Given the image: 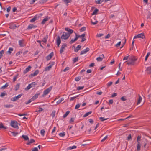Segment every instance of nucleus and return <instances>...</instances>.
Segmentation results:
<instances>
[{"instance_id": "nucleus-13", "label": "nucleus", "mask_w": 151, "mask_h": 151, "mask_svg": "<svg viewBox=\"0 0 151 151\" xmlns=\"http://www.w3.org/2000/svg\"><path fill=\"white\" fill-rule=\"evenodd\" d=\"M54 55V53L53 52H51L50 54L46 57V59L47 60H50Z\"/></svg>"}, {"instance_id": "nucleus-53", "label": "nucleus", "mask_w": 151, "mask_h": 151, "mask_svg": "<svg viewBox=\"0 0 151 151\" xmlns=\"http://www.w3.org/2000/svg\"><path fill=\"white\" fill-rule=\"evenodd\" d=\"M55 111H52V112L51 114V115L52 117H54L55 116Z\"/></svg>"}, {"instance_id": "nucleus-39", "label": "nucleus", "mask_w": 151, "mask_h": 151, "mask_svg": "<svg viewBox=\"0 0 151 151\" xmlns=\"http://www.w3.org/2000/svg\"><path fill=\"white\" fill-rule=\"evenodd\" d=\"M51 66L50 65L47 67H46L45 68V70L46 71H48L50 70L51 68Z\"/></svg>"}, {"instance_id": "nucleus-1", "label": "nucleus", "mask_w": 151, "mask_h": 151, "mask_svg": "<svg viewBox=\"0 0 151 151\" xmlns=\"http://www.w3.org/2000/svg\"><path fill=\"white\" fill-rule=\"evenodd\" d=\"M137 60L134 56H131L129 58L128 60L125 61L124 63H126L127 64L129 65H133L134 64L135 62Z\"/></svg>"}, {"instance_id": "nucleus-6", "label": "nucleus", "mask_w": 151, "mask_h": 151, "mask_svg": "<svg viewBox=\"0 0 151 151\" xmlns=\"http://www.w3.org/2000/svg\"><path fill=\"white\" fill-rule=\"evenodd\" d=\"M137 38H140L143 39L145 38V36L144 35V34L143 33L140 34H138L137 35L135 36L134 37V39H136Z\"/></svg>"}, {"instance_id": "nucleus-16", "label": "nucleus", "mask_w": 151, "mask_h": 151, "mask_svg": "<svg viewBox=\"0 0 151 151\" xmlns=\"http://www.w3.org/2000/svg\"><path fill=\"white\" fill-rule=\"evenodd\" d=\"M57 44L58 47L59 46V45L61 43L60 38L59 36H58L57 39Z\"/></svg>"}, {"instance_id": "nucleus-10", "label": "nucleus", "mask_w": 151, "mask_h": 151, "mask_svg": "<svg viewBox=\"0 0 151 151\" xmlns=\"http://www.w3.org/2000/svg\"><path fill=\"white\" fill-rule=\"evenodd\" d=\"M89 48L88 47L86 48V49L83 50L81 51L80 53V55H82L85 53H87L89 51Z\"/></svg>"}, {"instance_id": "nucleus-37", "label": "nucleus", "mask_w": 151, "mask_h": 151, "mask_svg": "<svg viewBox=\"0 0 151 151\" xmlns=\"http://www.w3.org/2000/svg\"><path fill=\"white\" fill-rule=\"evenodd\" d=\"M8 86V84L7 83H6L5 84L1 87V89H5Z\"/></svg>"}, {"instance_id": "nucleus-58", "label": "nucleus", "mask_w": 151, "mask_h": 151, "mask_svg": "<svg viewBox=\"0 0 151 151\" xmlns=\"http://www.w3.org/2000/svg\"><path fill=\"white\" fill-rule=\"evenodd\" d=\"M11 133L14 136H16L17 134H18V133H16L14 132H11Z\"/></svg>"}, {"instance_id": "nucleus-43", "label": "nucleus", "mask_w": 151, "mask_h": 151, "mask_svg": "<svg viewBox=\"0 0 151 151\" xmlns=\"http://www.w3.org/2000/svg\"><path fill=\"white\" fill-rule=\"evenodd\" d=\"M4 53V50H2L0 51V59L1 58L3 54Z\"/></svg>"}, {"instance_id": "nucleus-36", "label": "nucleus", "mask_w": 151, "mask_h": 151, "mask_svg": "<svg viewBox=\"0 0 151 151\" xmlns=\"http://www.w3.org/2000/svg\"><path fill=\"white\" fill-rule=\"evenodd\" d=\"M147 70L148 71L149 73L151 74V66L148 67L147 68Z\"/></svg>"}, {"instance_id": "nucleus-52", "label": "nucleus", "mask_w": 151, "mask_h": 151, "mask_svg": "<svg viewBox=\"0 0 151 151\" xmlns=\"http://www.w3.org/2000/svg\"><path fill=\"white\" fill-rule=\"evenodd\" d=\"M81 79V77H76L75 78V80L76 81H79Z\"/></svg>"}, {"instance_id": "nucleus-5", "label": "nucleus", "mask_w": 151, "mask_h": 151, "mask_svg": "<svg viewBox=\"0 0 151 151\" xmlns=\"http://www.w3.org/2000/svg\"><path fill=\"white\" fill-rule=\"evenodd\" d=\"M11 125L13 127L17 129H18V127L17 125V122L16 121H12L11 123Z\"/></svg>"}, {"instance_id": "nucleus-62", "label": "nucleus", "mask_w": 151, "mask_h": 151, "mask_svg": "<svg viewBox=\"0 0 151 151\" xmlns=\"http://www.w3.org/2000/svg\"><path fill=\"white\" fill-rule=\"evenodd\" d=\"M18 27L16 26V25H14L12 26H11L9 28L10 29H12V28L15 29L16 27Z\"/></svg>"}, {"instance_id": "nucleus-28", "label": "nucleus", "mask_w": 151, "mask_h": 151, "mask_svg": "<svg viewBox=\"0 0 151 151\" xmlns=\"http://www.w3.org/2000/svg\"><path fill=\"white\" fill-rule=\"evenodd\" d=\"M48 20V19L46 17L44 18L41 22V24H45V22L47 21Z\"/></svg>"}, {"instance_id": "nucleus-14", "label": "nucleus", "mask_w": 151, "mask_h": 151, "mask_svg": "<svg viewBox=\"0 0 151 151\" xmlns=\"http://www.w3.org/2000/svg\"><path fill=\"white\" fill-rule=\"evenodd\" d=\"M65 30L68 32V33L69 35V36H70V35L73 32V30L70 29L68 27L65 28Z\"/></svg>"}, {"instance_id": "nucleus-46", "label": "nucleus", "mask_w": 151, "mask_h": 151, "mask_svg": "<svg viewBox=\"0 0 151 151\" xmlns=\"http://www.w3.org/2000/svg\"><path fill=\"white\" fill-rule=\"evenodd\" d=\"M0 128H4V129H6V127H5L4 125H3V124L2 123H0Z\"/></svg>"}, {"instance_id": "nucleus-51", "label": "nucleus", "mask_w": 151, "mask_h": 151, "mask_svg": "<svg viewBox=\"0 0 151 151\" xmlns=\"http://www.w3.org/2000/svg\"><path fill=\"white\" fill-rule=\"evenodd\" d=\"M79 96V95H77V96H75V97H72L71 98H70V101H73V100H74L77 97H78Z\"/></svg>"}, {"instance_id": "nucleus-24", "label": "nucleus", "mask_w": 151, "mask_h": 151, "mask_svg": "<svg viewBox=\"0 0 151 151\" xmlns=\"http://www.w3.org/2000/svg\"><path fill=\"white\" fill-rule=\"evenodd\" d=\"M76 147H76V146L74 145V146H72V147L70 146V147H68L67 148V150H71V149H74L76 148Z\"/></svg>"}, {"instance_id": "nucleus-26", "label": "nucleus", "mask_w": 151, "mask_h": 151, "mask_svg": "<svg viewBox=\"0 0 151 151\" xmlns=\"http://www.w3.org/2000/svg\"><path fill=\"white\" fill-rule=\"evenodd\" d=\"M22 137L25 140H28L29 138L26 135H22Z\"/></svg>"}, {"instance_id": "nucleus-45", "label": "nucleus", "mask_w": 151, "mask_h": 151, "mask_svg": "<svg viewBox=\"0 0 151 151\" xmlns=\"http://www.w3.org/2000/svg\"><path fill=\"white\" fill-rule=\"evenodd\" d=\"M108 118H104V117H101L99 118L100 120L101 121H103L104 120H107Z\"/></svg>"}, {"instance_id": "nucleus-30", "label": "nucleus", "mask_w": 151, "mask_h": 151, "mask_svg": "<svg viewBox=\"0 0 151 151\" xmlns=\"http://www.w3.org/2000/svg\"><path fill=\"white\" fill-rule=\"evenodd\" d=\"M4 107L6 108H9L12 107L13 106V105L12 104H7L4 105Z\"/></svg>"}, {"instance_id": "nucleus-23", "label": "nucleus", "mask_w": 151, "mask_h": 151, "mask_svg": "<svg viewBox=\"0 0 151 151\" xmlns=\"http://www.w3.org/2000/svg\"><path fill=\"white\" fill-rule=\"evenodd\" d=\"M7 95L6 92L4 91L2 92L0 95V96L1 97H3Z\"/></svg>"}, {"instance_id": "nucleus-17", "label": "nucleus", "mask_w": 151, "mask_h": 151, "mask_svg": "<svg viewBox=\"0 0 151 151\" xmlns=\"http://www.w3.org/2000/svg\"><path fill=\"white\" fill-rule=\"evenodd\" d=\"M147 142L148 141L147 139L145 138H144L142 139L141 143V145H144L145 144H147Z\"/></svg>"}, {"instance_id": "nucleus-33", "label": "nucleus", "mask_w": 151, "mask_h": 151, "mask_svg": "<svg viewBox=\"0 0 151 151\" xmlns=\"http://www.w3.org/2000/svg\"><path fill=\"white\" fill-rule=\"evenodd\" d=\"M98 9H96L93 12L92 15H94L96 14L98 12Z\"/></svg>"}, {"instance_id": "nucleus-21", "label": "nucleus", "mask_w": 151, "mask_h": 151, "mask_svg": "<svg viewBox=\"0 0 151 151\" xmlns=\"http://www.w3.org/2000/svg\"><path fill=\"white\" fill-rule=\"evenodd\" d=\"M81 47L80 45H78L77 47L74 49V51L76 52H78L79 50Z\"/></svg>"}, {"instance_id": "nucleus-61", "label": "nucleus", "mask_w": 151, "mask_h": 151, "mask_svg": "<svg viewBox=\"0 0 151 151\" xmlns=\"http://www.w3.org/2000/svg\"><path fill=\"white\" fill-rule=\"evenodd\" d=\"M113 82L111 81L110 82L107 83V86L108 87H109L111 86Z\"/></svg>"}, {"instance_id": "nucleus-29", "label": "nucleus", "mask_w": 151, "mask_h": 151, "mask_svg": "<svg viewBox=\"0 0 151 151\" xmlns=\"http://www.w3.org/2000/svg\"><path fill=\"white\" fill-rule=\"evenodd\" d=\"M142 97L140 95H139V98L138 99V100L137 102V105H138L141 102L142 100Z\"/></svg>"}, {"instance_id": "nucleus-54", "label": "nucleus", "mask_w": 151, "mask_h": 151, "mask_svg": "<svg viewBox=\"0 0 151 151\" xmlns=\"http://www.w3.org/2000/svg\"><path fill=\"white\" fill-rule=\"evenodd\" d=\"M84 88V86H79L77 88V89L78 90H81L83 89Z\"/></svg>"}, {"instance_id": "nucleus-56", "label": "nucleus", "mask_w": 151, "mask_h": 151, "mask_svg": "<svg viewBox=\"0 0 151 151\" xmlns=\"http://www.w3.org/2000/svg\"><path fill=\"white\" fill-rule=\"evenodd\" d=\"M22 51H19L16 53V56H18L20 54H22Z\"/></svg>"}, {"instance_id": "nucleus-55", "label": "nucleus", "mask_w": 151, "mask_h": 151, "mask_svg": "<svg viewBox=\"0 0 151 151\" xmlns=\"http://www.w3.org/2000/svg\"><path fill=\"white\" fill-rule=\"evenodd\" d=\"M48 0H41L40 1V3L42 4L45 3Z\"/></svg>"}, {"instance_id": "nucleus-3", "label": "nucleus", "mask_w": 151, "mask_h": 151, "mask_svg": "<svg viewBox=\"0 0 151 151\" xmlns=\"http://www.w3.org/2000/svg\"><path fill=\"white\" fill-rule=\"evenodd\" d=\"M36 85V83L35 82H32L31 83L29 84L28 86L25 88L26 91H27L30 89L32 87H35Z\"/></svg>"}, {"instance_id": "nucleus-48", "label": "nucleus", "mask_w": 151, "mask_h": 151, "mask_svg": "<svg viewBox=\"0 0 151 151\" xmlns=\"http://www.w3.org/2000/svg\"><path fill=\"white\" fill-rule=\"evenodd\" d=\"M13 50V48L12 47H10L9 48V50L8 51V52L9 53V54H10L11 53V51H12Z\"/></svg>"}, {"instance_id": "nucleus-31", "label": "nucleus", "mask_w": 151, "mask_h": 151, "mask_svg": "<svg viewBox=\"0 0 151 151\" xmlns=\"http://www.w3.org/2000/svg\"><path fill=\"white\" fill-rule=\"evenodd\" d=\"M141 136L140 135H138L137 137V142H140L141 141V140H142L141 139Z\"/></svg>"}, {"instance_id": "nucleus-2", "label": "nucleus", "mask_w": 151, "mask_h": 151, "mask_svg": "<svg viewBox=\"0 0 151 151\" xmlns=\"http://www.w3.org/2000/svg\"><path fill=\"white\" fill-rule=\"evenodd\" d=\"M52 86H50L49 88H47L45 90L43 93V94L42 96V97H44L47 94L49 93L51 90L52 89Z\"/></svg>"}, {"instance_id": "nucleus-15", "label": "nucleus", "mask_w": 151, "mask_h": 151, "mask_svg": "<svg viewBox=\"0 0 151 151\" xmlns=\"http://www.w3.org/2000/svg\"><path fill=\"white\" fill-rule=\"evenodd\" d=\"M39 73V71L38 70H36L34 73H32L30 75V76L32 77H33L36 76Z\"/></svg>"}, {"instance_id": "nucleus-12", "label": "nucleus", "mask_w": 151, "mask_h": 151, "mask_svg": "<svg viewBox=\"0 0 151 151\" xmlns=\"http://www.w3.org/2000/svg\"><path fill=\"white\" fill-rule=\"evenodd\" d=\"M104 56L103 54H102L96 58V60L100 62L104 58Z\"/></svg>"}, {"instance_id": "nucleus-11", "label": "nucleus", "mask_w": 151, "mask_h": 151, "mask_svg": "<svg viewBox=\"0 0 151 151\" xmlns=\"http://www.w3.org/2000/svg\"><path fill=\"white\" fill-rule=\"evenodd\" d=\"M37 27V26L36 25H35L33 24H30L28 25L27 27V28L26 29L27 30H29L32 28H36Z\"/></svg>"}, {"instance_id": "nucleus-44", "label": "nucleus", "mask_w": 151, "mask_h": 151, "mask_svg": "<svg viewBox=\"0 0 151 151\" xmlns=\"http://www.w3.org/2000/svg\"><path fill=\"white\" fill-rule=\"evenodd\" d=\"M65 133L63 132L60 133L59 134V135L60 137H63L65 136Z\"/></svg>"}, {"instance_id": "nucleus-63", "label": "nucleus", "mask_w": 151, "mask_h": 151, "mask_svg": "<svg viewBox=\"0 0 151 151\" xmlns=\"http://www.w3.org/2000/svg\"><path fill=\"white\" fill-rule=\"evenodd\" d=\"M121 42H119L117 44L115 45V46L116 47H118L120 45Z\"/></svg>"}, {"instance_id": "nucleus-27", "label": "nucleus", "mask_w": 151, "mask_h": 151, "mask_svg": "<svg viewBox=\"0 0 151 151\" xmlns=\"http://www.w3.org/2000/svg\"><path fill=\"white\" fill-rule=\"evenodd\" d=\"M63 1L65 3L67 6L68 5V4L69 3L71 2L72 1V0H63Z\"/></svg>"}, {"instance_id": "nucleus-60", "label": "nucleus", "mask_w": 151, "mask_h": 151, "mask_svg": "<svg viewBox=\"0 0 151 151\" xmlns=\"http://www.w3.org/2000/svg\"><path fill=\"white\" fill-rule=\"evenodd\" d=\"M104 34H97L96 35V36L98 37H100L103 36Z\"/></svg>"}, {"instance_id": "nucleus-50", "label": "nucleus", "mask_w": 151, "mask_h": 151, "mask_svg": "<svg viewBox=\"0 0 151 151\" xmlns=\"http://www.w3.org/2000/svg\"><path fill=\"white\" fill-rule=\"evenodd\" d=\"M86 30V27H83L81 28L80 29V31L81 32H83L85 31Z\"/></svg>"}, {"instance_id": "nucleus-49", "label": "nucleus", "mask_w": 151, "mask_h": 151, "mask_svg": "<svg viewBox=\"0 0 151 151\" xmlns=\"http://www.w3.org/2000/svg\"><path fill=\"white\" fill-rule=\"evenodd\" d=\"M33 101V100L31 98L28 101L25 103V104H27L29 103H30L32 101Z\"/></svg>"}, {"instance_id": "nucleus-20", "label": "nucleus", "mask_w": 151, "mask_h": 151, "mask_svg": "<svg viewBox=\"0 0 151 151\" xmlns=\"http://www.w3.org/2000/svg\"><path fill=\"white\" fill-rule=\"evenodd\" d=\"M31 68V67L30 66H28L27 67L25 70L24 71V73H26L30 70V69Z\"/></svg>"}, {"instance_id": "nucleus-41", "label": "nucleus", "mask_w": 151, "mask_h": 151, "mask_svg": "<svg viewBox=\"0 0 151 151\" xmlns=\"http://www.w3.org/2000/svg\"><path fill=\"white\" fill-rule=\"evenodd\" d=\"M70 113V111H67L65 113V114L63 116V118H65L67 115L69 114Z\"/></svg>"}, {"instance_id": "nucleus-34", "label": "nucleus", "mask_w": 151, "mask_h": 151, "mask_svg": "<svg viewBox=\"0 0 151 151\" xmlns=\"http://www.w3.org/2000/svg\"><path fill=\"white\" fill-rule=\"evenodd\" d=\"M104 1V0H98L96 1V3L97 4H100L103 2Z\"/></svg>"}, {"instance_id": "nucleus-64", "label": "nucleus", "mask_w": 151, "mask_h": 151, "mask_svg": "<svg viewBox=\"0 0 151 151\" xmlns=\"http://www.w3.org/2000/svg\"><path fill=\"white\" fill-rule=\"evenodd\" d=\"M32 151H38V149L37 147L33 148Z\"/></svg>"}, {"instance_id": "nucleus-8", "label": "nucleus", "mask_w": 151, "mask_h": 151, "mask_svg": "<svg viewBox=\"0 0 151 151\" xmlns=\"http://www.w3.org/2000/svg\"><path fill=\"white\" fill-rule=\"evenodd\" d=\"M67 46V45L66 43H64L62 45L60 50V52L61 54H62L63 51L65 50V47Z\"/></svg>"}, {"instance_id": "nucleus-7", "label": "nucleus", "mask_w": 151, "mask_h": 151, "mask_svg": "<svg viewBox=\"0 0 151 151\" xmlns=\"http://www.w3.org/2000/svg\"><path fill=\"white\" fill-rule=\"evenodd\" d=\"M22 95L23 94H20L12 98L11 99V100L13 101H16L18 100L20 98L21 96H22Z\"/></svg>"}, {"instance_id": "nucleus-25", "label": "nucleus", "mask_w": 151, "mask_h": 151, "mask_svg": "<svg viewBox=\"0 0 151 151\" xmlns=\"http://www.w3.org/2000/svg\"><path fill=\"white\" fill-rule=\"evenodd\" d=\"M48 35H47L43 38V40H42V42H43L44 43H46L47 40L48 39Z\"/></svg>"}, {"instance_id": "nucleus-38", "label": "nucleus", "mask_w": 151, "mask_h": 151, "mask_svg": "<svg viewBox=\"0 0 151 151\" xmlns=\"http://www.w3.org/2000/svg\"><path fill=\"white\" fill-rule=\"evenodd\" d=\"M45 131L44 129H42L41 130L40 133L42 136H44L45 135Z\"/></svg>"}, {"instance_id": "nucleus-32", "label": "nucleus", "mask_w": 151, "mask_h": 151, "mask_svg": "<svg viewBox=\"0 0 151 151\" xmlns=\"http://www.w3.org/2000/svg\"><path fill=\"white\" fill-rule=\"evenodd\" d=\"M91 111H89L88 112L86 113L83 116L84 117H85L88 116V115L91 114L92 113Z\"/></svg>"}, {"instance_id": "nucleus-59", "label": "nucleus", "mask_w": 151, "mask_h": 151, "mask_svg": "<svg viewBox=\"0 0 151 151\" xmlns=\"http://www.w3.org/2000/svg\"><path fill=\"white\" fill-rule=\"evenodd\" d=\"M55 64V63L54 62H50L49 63V64L51 66V67H52V66Z\"/></svg>"}, {"instance_id": "nucleus-40", "label": "nucleus", "mask_w": 151, "mask_h": 151, "mask_svg": "<svg viewBox=\"0 0 151 151\" xmlns=\"http://www.w3.org/2000/svg\"><path fill=\"white\" fill-rule=\"evenodd\" d=\"M20 84H17L15 87V90L17 91L18 90Z\"/></svg>"}, {"instance_id": "nucleus-42", "label": "nucleus", "mask_w": 151, "mask_h": 151, "mask_svg": "<svg viewBox=\"0 0 151 151\" xmlns=\"http://www.w3.org/2000/svg\"><path fill=\"white\" fill-rule=\"evenodd\" d=\"M78 57H77L74 58L73 60V63H76L77 62L78 60Z\"/></svg>"}, {"instance_id": "nucleus-57", "label": "nucleus", "mask_w": 151, "mask_h": 151, "mask_svg": "<svg viewBox=\"0 0 151 151\" xmlns=\"http://www.w3.org/2000/svg\"><path fill=\"white\" fill-rule=\"evenodd\" d=\"M130 57H129V56H128L124 57L123 58V60H128V59H129V58Z\"/></svg>"}, {"instance_id": "nucleus-47", "label": "nucleus", "mask_w": 151, "mask_h": 151, "mask_svg": "<svg viewBox=\"0 0 151 151\" xmlns=\"http://www.w3.org/2000/svg\"><path fill=\"white\" fill-rule=\"evenodd\" d=\"M150 54V52H148L147 53V55L146 56V57H145V61L147 60V58H148V56H149Z\"/></svg>"}, {"instance_id": "nucleus-18", "label": "nucleus", "mask_w": 151, "mask_h": 151, "mask_svg": "<svg viewBox=\"0 0 151 151\" xmlns=\"http://www.w3.org/2000/svg\"><path fill=\"white\" fill-rule=\"evenodd\" d=\"M37 17H39V16L37 15H36L33 18L30 20V22H33L37 20Z\"/></svg>"}, {"instance_id": "nucleus-19", "label": "nucleus", "mask_w": 151, "mask_h": 151, "mask_svg": "<svg viewBox=\"0 0 151 151\" xmlns=\"http://www.w3.org/2000/svg\"><path fill=\"white\" fill-rule=\"evenodd\" d=\"M141 142H138L137 145V150L139 151L141 149Z\"/></svg>"}, {"instance_id": "nucleus-35", "label": "nucleus", "mask_w": 151, "mask_h": 151, "mask_svg": "<svg viewBox=\"0 0 151 151\" xmlns=\"http://www.w3.org/2000/svg\"><path fill=\"white\" fill-rule=\"evenodd\" d=\"M35 142V140L33 139H31L30 140V141L29 142H28L27 143V145H30V144L32 143L33 142Z\"/></svg>"}, {"instance_id": "nucleus-9", "label": "nucleus", "mask_w": 151, "mask_h": 151, "mask_svg": "<svg viewBox=\"0 0 151 151\" xmlns=\"http://www.w3.org/2000/svg\"><path fill=\"white\" fill-rule=\"evenodd\" d=\"M19 45L20 47H22L25 46L24 41L23 39L19 40Z\"/></svg>"}, {"instance_id": "nucleus-4", "label": "nucleus", "mask_w": 151, "mask_h": 151, "mask_svg": "<svg viewBox=\"0 0 151 151\" xmlns=\"http://www.w3.org/2000/svg\"><path fill=\"white\" fill-rule=\"evenodd\" d=\"M69 35L68 33L64 32H63V35L61 37L62 39L66 40L68 39L69 37Z\"/></svg>"}, {"instance_id": "nucleus-22", "label": "nucleus", "mask_w": 151, "mask_h": 151, "mask_svg": "<svg viewBox=\"0 0 151 151\" xmlns=\"http://www.w3.org/2000/svg\"><path fill=\"white\" fill-rule=\"evenodd\" d=\"M40 95V93H36L35 94L34 96L32 98V99L34 100L35 99H37L38 97V96Z\"/></svg>"}]
</instances>
